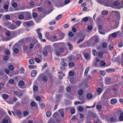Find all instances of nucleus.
<instances>
[{
    "instance_id": "obj_1",
    "label": "nucleus",
    "mask_w": 123,
    "mask_h": 123,
    "mask_svg": "<svg viewBox=\"0 0 123 123\" xmlns=\"http://www.w3.org/2000/svg\"><path fill=\"white\" fill-rule=\"evenodd\" d=\"M108 89H106L101 98V103L103 105H107L108 104Z\"/></svg>"
},
{
    "instance_id": "obj_2",
    "label": "nucleus",
    "mask_w": 123,
    "mask_h": 123,
    "mask_svg": "<svg viewBox=\"0 0 123 123\" xmlns=\"http://www.w3.org/2000/svg\"><path fill=\"white\" fill-rule=\"evenodd\" d=\"M62 46L64 47H65L66 46V44L64 42H60L59 43H55L53 45V47L55 49H59L60 47Z\"/></svg>"
},
{
    "instance_id": "obj_3",
    "label": "nucleus",
    "mask_w": 123,
    "mask_h": 123,
    "mask_svg": "<svg viewBox=\"0 0 123 123\" xmlns=\"http://www.w3.org/2000/svg\"><path fill=\"white\" fill-rule=\"evenodd\" d=\"M58 37H59V35H58V34H54L50 37H48V39L51 42H55L59 40Z\"/></svg>"
},
{
    "instance_id": "obj_4",
    "label": "nucleus",
    "mask_w": 123,
    "mask_h": 123,
    "mask_svg": "<svg viewBox=\"0 0 123 123\" xmlns=\"http://www.w3.org/2000/svg\"><path fill=\"white\" fill-rule=\"evenodd\" d=\"M41 78L42 79V80L44 82H47L48 79L46 76L43 73H42L39 75L37 78V80H40Z\"/></svg>"
},
{
    "instance_id": "obj_5",
    "label": "nucleus",
    "mask_w": 123,
    "mask_h": 123,
    "mask_svg": "<svg viewBox=\"0 0 123 123\" xmlns=\"http://www.w3.org/2000/svg\"><path fill=\"white\" fill-rule=\"evenodd\" d=\"M23 24L24 26L29 27L34 25L35 23L33 20H30L28 21L23 22Z\"/></svg>"
},
{
    "instance_id": "obj_6",
    "label": "nucleus",
    "mask_w": 123,
    "mask_h": 123,
    "mask_svg": "<svg viewBox=\"0 0 123 123\" xmlns=\"http://www.w3.org/2000/svg\"><path fill=\"white\" fill-rule=\"evenodd\" d=\"M111 7L113 8L120 9L122 8L123 6L117 1H116L114 2L113 5L111 6Z\"/></svg>"
},
{
    "instance_id": "obj_7",
    "label": "nucleus",
    "mask_w": 123,
    "mask_h": 123,
    "mask_svg": "<svg viewBox=\"0 0 123 123\" xmlns=\"http://www.w3.org/2000/svg\"><path fill=\"white\" fill-rule=\"evenodd\" d=\"M23 14L24 15L25 19L27 20L31 19L32 18L31 13L28 11L23 12Z\"/></svg>"
},
{
    "instance_id": "obj_8",
    "label": "nucleus",
    "mask_w": 123,
    "mask_h": 123,
    "mask_svg": "<svg viewBox=\"0 0 123 123\" xmlns=\"http://www.w3.org/2000/svg\"><path fill=\"white\" fill-rule=\"evenodd\" d=\"M33 43H31L30 45L29 48L31 49H32L35 45L38 42L37 40L36 39H34L33 40Z\"/></svg>"
},
{
    "instance_id": "obj_9",
    "label": "nucleus",
    "mask_w": 123,
    "mask_h": 123,
    "mask_svg": "<svg viewBox=\"0 0 123 123\" xmlns=\"http://www.w3.org/2000/svg\"><path fill=\"white\" fill-rule=\"evenodd\" d=\"M8 28L10 30H14L16 29L17 27L16 25L12 23L8 26Z\"/></svg>"
},
{
    "instance_id": "obj_10",
    "label": "nucleus",
    "mask_w": 123,
    "mask_h": 123,
    "mask_svg": "<svg viewBox=\"0 0 123 123\" xmlns=\"http://www.w3.org/2000/svg\"><path fill=\"white\" fill-rule=\"evenodd\" d=\"M62 95L61 94H56L55 98L56 101L57 102H60L62 98Z\"/></svg>"
},
{
    "instance_id": "obj_11",
    "label": "nucleus",
    "mask_w": 123,
    "mask_h": 123,
    "mask_svg": "<svg viewBox=\"0 0 123 123\" xmlns=\"http://www.w3.org/2000/svg\"><path fill=\"white\" fill-rule=\"evenodd\" d=\"M109 121L110 122L112 123H114L117 122L118 120L116 117H112L109 119Z\"/></svg>"
},
{
    "instance_id": "obj_12",
    "label": "nucleus",
    "mask_w": 123,
    "mask_h": 123,
    "mask_svg": "<svg viewBox=\"0 0 123 123\" xmlns=\"http://www.w3.org/2000/svg\"><path fill=\"white\" fill-rule=\"evenodd\" d=\"M64 6V2H59L55 4V6L58 7H62Z\"/></svg>"
},
{
    "instance_id": "obj_13",
    "label": "nucleus",
    "mask_w": 123,
    "mask_h": 123,
    "mask_svg": "<svg viewBox=\"0 0 123 123\" xmlns=\"http://www.w3.org/2000/svg\"><path fill=\"white\" fill-rule=\"evenodd\" d=\"M42 29V28H38L36 30V32H37L38 37L39 39L40 40H41L42 37V35L41 33L40 32V29Z\"/></svg>"
},
{
    "instance_id": "obj_14",
    "label": "nucleus",
    "mask_w": 123,
    "mask_h": 123,
    "mask_svg": "<svg viewBox=\"0 0 123 123\" xmlns=\"http://www.w3.org/2000/svg\"><path fill=\"white\" fill-rule=\"evenodd\" d=\"M82 54L86 59H90V56L89 54L83 52H82Z\"/></svg>"
},
{
    "instance_id": "obj_15",
    "label": "nucleus",
    "mask_w": 123,
    "mask_h": 123,
    "mask_svg": "<svg viewBox=\"0 0 123 123\" xmlns=\"http://www.w3.org/2000/svg\"><path fill=\"white\" fill-rule=\"evenodd\" d=\"M16 114V115L19 118H21L22 117V113L20 110H18L17 111Z\"/></svg>"
},
{
    "instance_id": "obj_16",
    "label": "nucleus",
    "mask_w": 123,
    "mask_h": 123,
    "mask_svg": "<svg viewBox=\"0 0 123 123\" xmlns=\"http://www.w3.org/2000/svg\"><path fill=\"white\" fill-rule=\"evenodd\" d=\"M59 36L60 35V37H58V38L59 39V40H61L62 39H63L65 37V34L64 33L62 32L60 34L58 35Z\"/></svg>"
},
{
    "instance_id": "obj_17",
    "label": "nucleus",
    "mask_w": 123,
    "mask_h": 123,
    "mask_svg": "<svg viewBox=\"0 0 123 123\" xmlns=\"http://www.w3.org/2000/svg\"><path fill=\"white\" fill-rule=\"evenodd\" d=\"M120 31H117L116 32L113 33L112 34H110L109 35V37H110L111 36H112V37L115 38L117 36V34L119 32H120Z\"/></svg>"
},
{
    "instance_id": "obj_18",
    "label": "nucleus",
    "mask_w": 123,
    "mask_h": 123,
    "mask_svg": "<svg viewBox=\"0 0 123 123\" xmlns=\"http://www.w3.org/2000/svg\"><path fill=\"white\" fill-rule=\"evenodd\" d=\"M64 103L65 104L67 105H71L72 103V102L71 101L67 99H65Z\"/></svg>"
},
{
    "instance_id": "obj_19",
    "label": "nucleus",
    "mask_w": 123,
    "mask_h": 123,
    "mask_svg": "<svg viewBox=\"0 0 123 123\" xmlns=\"http://www.w3.org/2000/svg\"><path fill=\"white\" fill-rule=\"evenodd\" d=\"M67 44L68 46L69 49L70 51H72L73 49V47L72 45L69 42L67 43Z\"/></svg>"
},
{
    "instance_id": "obj_20",
    "label": "nucleus",
    "mask_w": 123,
    "mask_h": 123,
    "mask_svg": "<svg viewBox=\"0 0 123 123\" xmlns=\"http://www.w3.org/2000/svg\"><path fill=\"white\" fill-rule=\"evenodd\" d=\"M96 91L98 93V95H100L102 92L103 90L100 88H98L96 89Z\"/></svg>"
},
{
    "instance_id": "obj_21",
    "label": "nucleus",
    "mask_w": 123,
    "mask_h": 123,
    "mask_svg": "<svg viewBox=\"0 0 123 123\" xmlns=\"http://www.w3.org/2000/svg\"><path fill=\"white\" fill-rule=\"evenodd\" d=\"M117 99L115 98L112 99L111 100V103L112 105H114L115 104L117 103Z\"/></svg>"
},
{
    "instance_id": "obj_22",
    "label": "nucleus",
    "mask_w": 123,
    "mask_h": 123,
    "mask_svg": "<svg viewBox=\"0 0 123 123\" xmlns=\"http://www.w3.org/2000/svg\"><path fill=\"white\" fill-rule=\"evenodd\" d=\"M37 73V71L35 70H33L32 71L31 73V76L32 77H34L36 75Z\"/></svg>"
},
{
    "instance_id": "obj_23",
    "label": "nucleus",
    "mask_w": 123,
    "mask_h": 123,
    "mask_svg": "<svg viewBox=\"0 0 123 123\" xmlns=\"http://www.w3.org/2000/svg\"><path fill=\"white\" fill-rule=\"evenodd\" d=\"M10 119H7L6 118H3L2 120V123H8L9 122V120Z\"/></svg>"
},
{
    "instance_id": "obj_24",
    "label": "nucleus",
    "mask_w": 123,
    "mask_h": 123,
    "mask_svg": "<svg viewBox=\"0 0 123 123\" xmlns=\"http://www.w3.org/2000/svg\"><path fill=\"white\" fill-rule=\"evenodd\" d=\"M92 97V95L91 93H88L86 95L87 98L88 99H91Z\"/></svg>"
},
{
    "instance_id": "obj_25",
    "label": "nucleus",
    "mask_w": 123,
    "mask_h": 123,
    "mask_svg": "<svg viewBox=\"0 0 123 123\" xmlns=\"http://www.w3.org/2000/svg\"><path fill=\"white\" fill-rule=\"evenodd\" d=\"M89 68L90 67H88L86 68L84 74L85 76L87 74Z\"/></svg>"
},
{
    "instance_id": "obj_26",
    "label": "nucleus",
    "mask_w": 123,
    "mask_h": 123,
    "mask_svg": "<svg viewBox=\"0 0 123 123\" xmlns=\"http://www.w3.org/2000/svg\"><path fill=\"white\" fill-rule=\"evenodd\" d=\"M119 119L120 121H123V112H122L120 114Z\"/></svg>"
},
{
    "instance_id": "obj_27",
    "label": "nucleus",
    "mask_w": 123,
    "mask_h": 123,
    "mask_svg": "<svg viewBox=\"0 0 123 123\" xmlns=\"http://www.w3.org/2000/svg\"><path fill=\"white\" fill-rule=\"evenodd\" d=\"M84 39V37L82 38H80L78 40L77 42L76 43L77 44L81 42H82Z\"/></svg>"
},
{
    "instance_id": "obj_28",
    "label": "nucleus",
    "mask_w": 123,
    "mask_h": 123,
    "mask_svg": "<svg viewBox=\"0 0 123 123\" xmlns=\"http://www.w3.org/2000/svg\"><path fill=\"white\" fill-rule=\"evenodd\" d=\"M76 57L77 59H79L80 60H81L82 58L81 55L80 54H77Z\"/></svg>"
},
{
    "instance_id": "obj_29",
    "label": "nucleus",
    "mask_w": 123,
    "mask_h": 123,
    "mask_svg": "<svg viewBox=\"0 0 123 123\" xmlns=\"http://www.w3.org/2000/svg\"><path fill=\"white\" fill-rule=\"evenodd\" d=\"M18 18L19 19L21 20L23 19L24 18L25 19V17L24 15L23 14H23H20L19 15Z\"/></svg>"
},
{
    "instance_id": "obj_30",
    "label": "nucleus",
    "mask_w": 123,
    "mask_h": 123,
    "mask_svg": "<svg viewBox=\"0 0 123 123\" xmlns=\"http://www.w3.org/2000/svg\"><path fill=\"white\" fill-rule=\"evenodd\" d=\"M111 60L114 62H120L119 58L118 57L115 58V60L114 61L113 60V59H112Z\"/></svg>"
},
{
    "instance_id": "obj_31",
    "label": "nucleus",
    "mask_w": 123,
    "mask_h": 123,
    "mask_svg": "<svg viewBox=\"0 0 123 123\" xmlns=\"http://www.w3.org/2000/svg\"><path fill=\"white\" fill-rule=\"evenodd\" d=\"M51 114V112L50 111H48L46 112V116L48 117H50Z\"/></svg>"
},
{
    "instance_id": "obj_32",
    "label": "nucleus",
    "mask_w": 123,
    "mask_h": 123,
    "mask_svg": "<svg viewBox=\"0 0 123 123\" xmlns=\"http://www.w3.org/2000/svg\"><path fill=\"white\" fill-rule=\"evenodd\" d=\"M111 13L113 14L114 15L115 14L119 15V12L117 11H111Z\"/></svg>"
},
{
    "instance_id": "obj_33",
    "label": "nucleus",
    "mask_w": 123,
    "mask_h": 123,
    "mask_svg": "<svg viewBox=\"0 0 123 123\" xmlns=\"http://www.w3.org/2000/svg\"><path fill=\"white\" fill-rule=\"evenodd\" d=\"M36 105V102L34 101L30 103V105L32 107H34Z\"/></svg>"
},
{
    "instance_id": "obj_34",
    "label": "nucleus",
    "mask_w": 123,
    "mask_h": 123,
    "mask_svg": "<svg viewBox=\"0 0 123 123\" xmlns=\"http://www.w3.org/2000/svg\"><path fill=\"white\" fill-rule=\"evenodd\" d=\"M62 14H60L58 15L56 18L55 20H58L60 19L62 17Z\"/></svg>"
},
{
    "instance_id": "obj_35",
    "label": "nucleus",
    "mask_w": 123,
    "mask_h": 123,
    "mask_svg": "<svg viewBox=\"0 0 123 123\" xmlns=\"http://www.w3.org/2000/svg\"><path fill=\"white\" fill-rule=\"evenodd\" d=\"M83 91L82 89L79 90L78 92V94L80 95H81L83 93Z\"/></svg>"
},
{
    "instance_id": "obj_36",
    "label": "nucleus",
    "mask_w": 123,
    "mask_h": 123,
    "mask_svg": "<svg viewBox=\"0 0 123 123\" xmlns=\"http://www.w3.org/2000/svg\"><path fill=\"white\" fill-rule=\"evenodd\" d=\"M8 68L10 71H12L14 69V67L12 65H10L8 67Z\"/></svg>"
},
{
    "instance_id": "obj_37",
    "label": "nucleus",
    "mask_w": 123,
    "mask_h": 123,
    "mask_svg": "<svg viewBox=\"0 0 123 123\" xmlns=\"http://www.w3.org/2000/svg\"><path fill=\"white\" fill-rule=\"evenodd\" d=\"M107 43L105 42H103L102 45H101L102 48H106L107 47Z\"/></svg>"
},
{
    "instance_id": "obj_38",
    "label": "nucleus",
    "mask_w": 123,
    "mask_h": 123,
    "mask_svg": "<svg viewBox=\"0 0 123 123\" xmlns=\"http://www.w3.org/2000/svg\"><path fill=\"white\" fill-rule=\"evenodd\" d=\"M89 20V18L88 17H86L83 18L81 20V21H83L84 22L87 21Z\"/></svg>"
},
{
    "instance_id": "obj_39",
    "label": "nucleus",
    "mask_w": 123,
    "mask_h": 123,
    "mask_svg": "<svg viewBox=\"0 0 123 123\" xmlns=\"http://www.w3.org/2000/svg\"><path fill=\"white\" fill-rule=\"evenodd\" d=\"M74 72L71 71H70L68 73V75L70 76H73L74 75Z\"/></svg>"
},
{
    "instance_id": "obj_40",
    "label": "nucleus",
    "mask_w": 123,
    "mask_h": 123,
    "mask_svg": "<svg viewBox=\"0 0 123 123\" xmlns=\"http://www.w3.org/2000/svg\"><path fill=\"white\" fill-rule=\"evenodd\" d=\"M28 61L29 63L31 64H33L34 63V60L32 59H29Z\"/></svg>"
},
{
    "instance_id": "obj_41",
    "label": "nucleus",
    "mask_w": 123,
    "mask_h": 123,
    "mask_svg": "<svg viewBox=\"0 0 123 123\" xmlns=\"http://www.w3.org/2000/svg\"><path fill=\"white\" fill-rule=\"evenodd\" d=\"M108 14V11L104 10L102 11L101 12V14L102 15H105Z\"/></svg>"
},
{
    "instance_id": "obj_42",
    "label": "nucleus",
    "mask_w": 123,
    "mask_h": 123,
    "mask_svg": "<svg viewBox=\"0 0 123 123\" xmlns=\"http://www.w3.org/2000/svg\"><path fill=\"white\" fill-rule=\"evenodd\" d=\"M5 54L6 55H10V52L9 49L6 50L5 51Z\"/></svg>"
},
{
    "instance_id": "obj_43",
    "label": "nucleus",
    "mask_w": 123,
    "mask_h": 123,
    "mask_svg": "<svg viewBox=\"0 0 123 123\" xmlns=\"http://www.w3.org/2000/svg\"><path fill=\"white\" fill-rule=\"evenodd\" d=\"M68 65L70 68H71L72 67H74V64L73 62H70L68 63Z\"/></svg>"
},
{
    "instance_id": "obj_44",
    "label": "nucleus",
    "mask_w": 123,
    "mask_h": 123,
    "mask_svg": "<svg viewBox=\"0 0 123 123\" xmlns=\"http://www.w3.org/2000/svg\"><path fill=\"white\" fill-rule=\"evenodd\" d=\"M99 73L101 74V75L103 76L105 75V72L104 71H99Z\"/></svg>"
},
{
    "instance_id": "obj_45",
    "label": "nucleus",
    "mask_w": 123,
    "mask_h": 123,
    "mask_svg": "<svg viewBox=\"0 0 123 123\" xmlns=\"http://www.w3.org/2000/svg\"><path fill=\"white\" fill-rule=\"evenodd\" d=\"M38 89V87L37 86L34 85L33 87V90L34 91H37Z\"/></svg>"
},
{
    "instance_id": "obj_46",
    "label": "nucleus",
    "mask_w": 123,
    "mask_h": 123,
    "mask_svg": "<svg viewBox=\"0 0 123 123\" xmlns=\"http://www.w3.org/2000/svg\"><path fill=\"white\" fill-rule=\"evenodd\" d=\"M8 82L10 83L13 84L14 83L15 81L13 79H11L9 80Z\"/></svg>"
},
{
    "instance_id": "obj_47",
    "label": "nucleus",
    "mask_w": 123,
    "mask_h": 123,
    "mask_svg": "<svg viewBox=\"0 0 123 123\" xmlns=\"http://www.w3.org/2000/svg\"><path fill=\"white\" fill-rule=\"evenodd\" d=\"M19 84L20 86H23L25 84L24 82L22 80H21L19 81Z\"/></svg>"
},
{
    "instance_id": "obj_48",
    "label": "nucleus",
    "mask_w": 123,
    "mask_h": 123,
    "mask_svg": "<svg viewBox=\"0 0 123 123\" xmlns=\"http://www.w3.org/2000/svg\"><path fill=\"white\" fill-rule=\"evenodd\" d=\"M19 71L21 74H23L25 72L24 68H21L19 70Z\"/></svg>"
},
{
    "instance_id": "obj_49",
    "label": "nucleus",
    "mask_w": 123,
    "mask_h": 123,
    "mask_svg": "<svg viewBox=\"0 0 123 123\" xmlns=\"http://www.w3.org/2000/svg\"><path fill=\"white\" fill-rule=\"evenodd\" d=\"M3 98L7 99L8 98V95L6 94H4L2 96Z\"/></svg>"
},
{
    "instance_id": "obj_50",
    "label": "nucleus",
    "mask_w": 123,
    "mask_h": 123,
    "mask_svg": "<svg viewBox=\"0 0 123 123\" xmlns=\"http://www.w3.org/2000/svg\"><path fill=\"white\" fill-rule=\"evenodd\" d=\"M43 55L45 56H47L48 55V52L47 50H43Z\"/></svg>"
},
{
    "instance_id": "obj_51",
    "label": "nucleus",
    "mask_w": 123,
    "mask_h": 123,
    "mask_svg": "<svg viewBox=\"0 0 123 123\" xmlns=\"http://www.w3.org/2000/svg\"><path fill=\"white\" fill-rule=\"evenodd\" d=\"M21 22L20 21L18 20L16 21V25L18 26H19L21 24Z\"/></svg>"
},
{
    "instance_id": "obj_52",
    "label": "nucleus",
    "mask_w": 123,
    "mask_h": 123,
    "mask_svg": "<svg viewBox=\"0 0 123 123\" xmlns=\"http://www.w3.org/2000/svg\"><path fill=\"white\" fill-rule=\"evenodd\" d=\"M68 35L69 36L71 37H73L74 35V34L71 31H69L68 32Z\"/></svg>"
},
{
    "instance_id": "obj_53",
    "label": "nucleus",
    "mask_w": 123,
    "mask_h": 123,
    "mask_svg": "<svg viewBox=\"0 0 123 123\" xmlns=\"http://www.w3.org/2000/svg\"><path fill=\"white\" fill-rule=\"evenodd\" d=\"M97 109L98 110H100L102 108V106L101 105H97L96 106Z\"/></svg>"
},
{
    "instance_id": "obj_54",
    "label": "nucleus",
    "mask_w": 123,
    "mask_h": 123,
    "mask_svg": "<svg viewBox=\"0 0 123 123\" xmlns=\"http://www.w3.org/2000/svg\"><path fill=\"white\" fill-rule=\"evenodd\" d=\"M8 58L9 57L8 56L6 55H5L3 56V59L5 61H6L8 59Z\"/></svg>"
},
{
    "instance_id": "obj_55",
    "label": "nucleus",
    "mask_w": 123,
    "mask_h": 123,
    "mask_svg": "<svg viewBox=\"0 0 123 123\" xmlns=\"http://www.w3.org/2000/svg\"><path fill=\"white\" fill-rule=\"evenodd\" d=\"M100 64L102 66H103L105 65L106 63L104 61H101L100 62Z\"/></svg>"
},
{
    "instance_id": "obj_56",
    "label": "nucleus",
    "mask_w": 123,
    "mask_h": 123,
    "mask_svg": "<svg viewBox=\"0 0 123 123\" xmlns=\"http://www.w3.org/2000/svg\"><path fill=\"white\" fill-rule=\"evenodd\" d=\"M70 2V0H65L64 2V6L66 5L68 3H69Z\"/></svg>"
},
{
    "instance_id": "obj_57",
    "label": "nucleus",
    "mask_w": 123,
    "mask_h": 123,
    "mask_svg": "<svg viewBox=\"0 0 123 123\" xmlns=\"http://www.w3.org/2000/svg\"><path fill=\"white\" fill-rule=\"evenodd\" d=\"M115 71V70L113 68H109L108 69V72L111 73L114 72Z\"/></svg>"
},
{
    "instance_id": "obj_58",
    "label": "nucleus",
    "mask_w": 123,
    "mask_h": 123,
    "mask_svg": "<svg viewBox=\"0 0 123 123\" xmlns=\"http://www.w3.org/2000/svg\"><path fill=\"white\" fill-rule=\"evenodd\" d=\"M56 21L55 20H53V21L50 22L49 24V25H53L55 24Z\"/></svg>"
},
{
    "instance_id": "obj_59",
    "label": "nucleus",
    "mask_w": 123,
    "mask_h": 123,
    "mask_svg": "<svg viewBox=\"0 0 123 123\" xmlns=\"http://www.w3.org/2000/svg\"><path fill=\"white\" fill-rule=\"evenodd\" d=\"M71 87L69 86H68L66 88V91L68 92H69L71 91Z\"/></svg>"
},
{
    "instance_id": "obj_60",
    "label": "nucleus",
    "mask_w": 123,
    "mask_h": 123,
    "mask_svg": "<svg viewBox=\"0 0 123 123\" xmlns=\"http://www.w3.org/2000/svg\"><path fill=\"white\" fill-rule=\"evenodd\" d=\"M23 115L24 116H27L28 114V112L26 111H24L23 112Z\"/></svg>"
},
{
    "instance_id": "obj_61",
    "label": "nucleus",
    "mask_w": 123,
    "mask_h": 123,
    "mask_svg": "<svg viewBox=\"0 0 123 123\" xmlns=\"http://www.w3.org/2000/svg\"><path fill=\"white\" fill-rule=\"evenodd\" d=\"M5 18L7 20H10L11 18L10 16L8 14L6 15H5Z\"/></svg>"
},
{
    "instance_id": "obj_62",
    "label": "nucleus",
    "mask_w": 123,
    "mask_h": 123,
    "mask_svg": "<svg viewBox=\"0 0 123 123\" xmlns=\"http://www.w3.org/2000/svg\"><path fill=\"white\" fill-rule=\"evenodd\" d=\"M92 25H90L88 26L87 28V29L88 30L91 31L92 30Z\"/></svg>"
},
{
    "instance_id": "obj_63",
    "label": "nucleus",
    "mask_w": 123,
    "mask_h": 123,
    "mask_svg": "<svg viewBox=\"0 0 123 123\" xmlns=\"http://www.w3.org/2000/svg\"><path fill=\"white\" fill-rule=\"evenodd\" d=\"M19 49L18 48H15L13 50L15 54H17L19 52Z\"/></svg>"
},
{
    "instance_id": "obj_64",
    "label": "nucleus",
    "mask_w": 123,
    "mask_h": 123,
    "mask_svg": "<svg viewBox=\"0 0 123 123\" xmlns=\"http://www.w3.org/2000/svg\"><path fill=\"white\" fill-rule=\"evenodd\" d=\"M113 48V45L112 44H110L109 46V49L110 50H112Z\"/></svg>"
}]
</instances>
